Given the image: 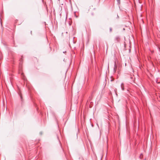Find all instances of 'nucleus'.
Listing matches in <instances>:
<instances>
[{"label": "nucleus", "mask_w": 160, "mask_h": 160, "mask_svg": "<svg viewBox=\"0 0 160 160\" xmlns=\"http://www.w3.org/2000/svg\"><path fill=\"white\" fill-rule=\"evenodd\" d=\"M117 68V66L116 65V62H115L114 63V70L115 72L116 71Z\"/></svg>", "instance_id": "nucleus-1"}, {"label": "nucleus", "mask_w": 160, "mask_h": 160, "mask_svg": "<svg viewBox=\"0 0 160 160\" xmlns=\"http://www.w3.org/2000/svg\"><path fill=\"white\" fill-rule=\"evenodd\" d=\"M121 88L122 90H124V85L123 83H122L121 84Z\"/></svg>", "instance_id": "nucleus-2"}, {"label": "nucleus", "mask_w": 160, "mask_h": 160, "mask_svg": "<svg viewBox=\"0 0 160 160\" xmlns=\"http://www.w3.org/2000/svg\"><path fill=\"white\" fill-rule=\"evenodd\" d=\"M142 154H141L140 156V158H142Z\"/></svg>", "instance_id": "nucleus-3"}, {"label": "nucleus", "mask_w": 160, "mask_h": 160, "mask_svg": "<svg viewBox=\"0 0 160 160\" xmlns=\"http://www.w3.org/2000/svg\"><path fill=\"white\" fill-rule=\"evenodd\" d=\"M118 3H120V0H117Z\"/></svg>", "instance_id": "nucleus-4"}, {"label": "nucleus", "mask_w": 160, "mask_h": 160, "mask_svg": "<svg viewBox=\"0 0 160 160\" xmlns=\"http://www.w3.org/2000/svg\"><path fill=\"white\" fill-rule=\"evenodd\" d=\"M110 32H111V31H112V28H110Z\"/></svg>", "instance_id": "nucleus-5"}, {"label": "nucleus", "mask_w": 160, "mask_h": 160, "mask_svg": "<svg viewBox=\"0 0 160 160\" xmlns=\"http://www.w3.org/2000/svg\"><path fill=\"white\" fill-rule=\"evenodd\" d=\"M20 97H21V98H22V97H21V96H20Z\"/></svg>", "instance_id": "nucleus-6"}]
</instances>
